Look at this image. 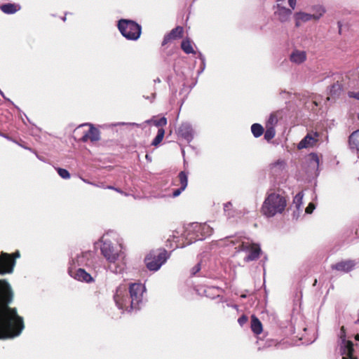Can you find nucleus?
Listing matches in <instances>:
<instances>
[{"mask_svg":"<svg viewBox=\"0 0 359 359\" xmlns=\"http://www.w3.org/2000/svg\"><path fill=\"white\" fill-rule=\"evenodd\" d=\"M12 299L10 285L0 280V339L18 337L25 328L23 318L18 316L15 309L8 306Z\"/></svg>","mask_w":359,"mask_h":359,"instance_id":"f257e3e1","label":"nucleus"},{"mask_svg":"<svg viewBox=\"0 0 359 359\" xmlns=\"http://www.w3.org/2000/svg\"><path fill=\"white\" fill-rule=\"evenodd\" d=\"M145 287L142 283H132L128 288L123 285L117 287L114 299L116 306L128 312L137 311L142 303Z\"/></svg>","mask_w":359,"mask_h":359,"instance_id":"f03ea898","label":"nucleus"},{"mask_svg":"<svg viewBox=\"0 0 359 359\" xmlns=\"http://www.w3.org/2000/svg\"><path fill=\"white\" fill-rule=\"evenodd\" d=\"M101 242V252L109 262V269L115 273H122L125 269L126 262L121 245H114L107 235L102 238Z\"/></svg>","mask_w":359,"mask_h":359,"instance_id":"7ed1b4c3","label":"nucleus"},{"mask_svg":"<svg viewBox=\"0 0 359 359\" xmlns=\"http://www.w3.org/2000/svg\"><path fill=\"white\" fill-rule=\"evenodd\" d=\"M286 206L287 198L284 193L271 191L266 194L262 206V212L267 217H272L283 213Z\"/></svg>","mask_w":359,"mask_h":359,"instance_id":"20e7f679","label":"nucleus"},{"mask_svg":"<svg viewBox=\"0 0 359 359\" xmlns=\"http://www.w3.org/2000/svg\"><path fill=\"white\" fill-rule=\"evenodd\" d=\"M238 243V246L236 247V253L243 258L244 262H252L259 257L261 248L258 244L252 243L249 240L242 241Z\"/></svg>","mask_w":359,"mask_h":359,"instance_id":"39448f33","label":"nucleus"},{"mask_svg":"<svg viewBox=\"0 0 359 359\" xmlns=\"http://www.w3.org/2000/svg\"><path fill=\"white\" fill-rule=\"evenodd\" d=\"M118 28L121 34L128 40H137L141 34V26L130 20H120Z\"/></svg>","mask_w":359,"mask_h":359,"instance_id":"423d86ee","label":"nucleus"},{"mask_svg":"<svg viewBox=\"0 0 359 359\" xmlns=\"http://www.w3.org/2000/svg\"><path fill=\"white\" fill-rule=\"evenodd\" d=\"M168 258L166 250L151 252L144 259L145 264L150 271H156Z\"/></svg>","mask_w":359,"mask_h":359,"instance_id":"0eeeda50","label":"nucleus"},{"mask_svg":"<svg viewBox=\"0 0 359 359\" xmlns=\"http://www.w3.org/2000/svg\"><path fill=\"white\" fill-rule=\"evenodd\" d=\"M20 257V252H15L12 255L1 252L0 255V274L12 273L15 265V258Z\"/></svg>","mask_w":359,"mask_h":359,"instance_id":"6e6552de","label":"nucleus"},{"mask_svg":"<svg viewBox=\"0 0 359 359\" xmlns=\"http://www.w3.org/2000/svg\"><path fill=\"white\" fill-rule=\"evenodd\" d=\"M339 340L340 353L342 355V359H358V358L353 355L354 348L353 342L346 339L344 327L341 328Z\"/></svg>","mask_w":359,"mask_h":359,"instance_id":"1a4fd4ad","label":"nucleus"},{"mask_svg":"<svg viewBox=\"0 0 359 359\" xmlns=\"http://www.w3.org/2000/svg\"><path fill=\"white\" fill-rule=\"evenodd\" d=\"M195 225H201L199 223L189 224L185 229L184 236L187 241V244L189 245L196 241H202L201 230L198 229Z\"/></svg>","mask_w":359,"mask_h":359,"instance_id":"9d476101","label":"nucleus"},{"mask_svg":"<svg viewBox=\"0 0 359 359\" xmlns=\"http://www.w3.org/2000/svg\"><path fill=\"white\" fill-rule=\"evenodd\" d=\"M68 273L71 277L79 281L86 283L93 281L92 276L83 269H76V266H70L68 269Z\"/></svg>","mask_w":359,"mask_h":359,"instance_id":"9b49d317","label":"nucleus"},{"mask_svg":"<svg viewBox=\"0 0 359 359\" xmlns=\"http://www.w3.org/2000/svg\"><path fill=\"white\" fill-rule=\"evenodd\" d=\"M93 253L90 251L83 252L80 255H77L76 258H73L72 262L70 263L71 266H90L92 264V257Z\"/></svg>","mask_w":359,"mask_h":359,"instance_id":"f8f14e48","label":"nucleus"},{"mask_svg":"<svg viewBox=\"0 0 359 359\" xmlns=\"http://www.w3.org/2000/svg\"><path fill=\"white\" fill-rule=\"evenodd\" d=\"M177 133L178 136L184 139L187 142H191L194 139V132L191 125L189 123H182Z\"/></svg>","mask_w":359,"mask_h":359,"instance_id":"ddd939ff","label":"nucleus"},{"mask_svg":"<svg viewBox=\"0 0 359 359\" xmlns=\"http://www.w3.org/2000/svg\"><path fill=\"white\" fill-rule=\"evenodd\" d=\"M175 185H180V188L176 189L172 192V196L177 197L187 188L188 184V175L184 171H181L177 177V179L174 182Z\"/></svg>","mask_w":359,"mask_h":359,"instance_id":"4468645a","label":"nucleus"},{"mask_svg":"<svg viewBox=\"0 0 359 359\" xmlns=\"http://www.w3.org/2000/svg\"><path fill=\"white\" fill-rule=\"evenodd\" d=\"M87 124H82L80 125L79 128L83 127L84 126H86ZM90 128L88 130L84 133L83 135L81 138V141L83 142H86L88 140H90L91 142H97L100 139V133L99 130L93 127V125L88 124Z\"/></svg>","mask_w":359,"mask_h":359,"instance_id":"2eb2a0df","label":"nucleus"},{"mask_svg":"<svg viewBox=\"0 0 359 359\" xmlns=\"http://www.w3.org/2000/svg\"><path fill=\"white\" fill-rule=\"evenodd\" d=\"M347 81L346 80V74L337 79L330 88V95L332 96H339L342 90H348L350 88L348 87Z\"/></svg>","mask_w":359,"mask_h":359,"instance_id":"dca6fc26","label":"nucleus"},{"mask_svg":"<svg viewBox=\"0 0 359 359\" xmlns=\"http://www.w3.org/2000/svg\"><path fill=\"white\" fill-rule=\"evenodd\" d=\"M318 135L317 133H308L298 144L299 149L313 147L318 142Z\"/></svg>","mask_w":359,"mask_h":359,"instance_id":"f3484780","label":"nucleus"},{"mask_svg":"<svg viewBox=\"0 0 359 359\" xmlns=\"http://www.w3.org/2000/svg\"><path fill=\"white\" fill-rule=\"evenodd\" d=\"M355 265L353 260L341 261L331 266L332 269L344 273H348L352 271Z\"/></svg>","mask_w":359,"mask_h":359,"instance_id":"a211bd4d","label":"nucleus"},{"mask_svg":"<svg viewBox=\"0 0 359 359\" xmlns=\"http://www.w3.org/2000/svg\"><path fill=\"white\" fill-rule=\"evenodd\" d=\"M276 8L277 11L275 12V14L278 16V20L281 22H287L292 13V9L283 6L280 4H277Z\"/></svg>","mask_w":359,"mask_h":359,"instance_id":"6ab92c4d","label":"nucleus"},{"mask_svg":"<svg viewBox=\"0 0 359 359\" xmlns=\"http://www.w3.org/2000/svg\"><path fill=\"white\" fill-rule=\"evenodd\" d=\"M294 20L295 22V27H299L303 23H306L311 20H314V18L311 13L299 11L296 12L294 14Z\"/></svg>","mask_w":359,"mask_h":359,"instance_id":"aec40b11","label":"nucleus"},{"mask_svg":"<svg viewBox=\"0 0 359 359\" xmlns=\"http://www.w3.org/2000/svg\"><path fill=\"white\" fill-rule=\"evenodd\" d=\"M307 57L306 52L298 49L292 51L290 55V60L292 63L300 65L306 61Z\"/></svg>","mask_w":359,"mask_h":359,"instance_id":"412c9836","label":"nucleus"},{"mask_svg":"<svg viewBox=\"0 0 359 359\" xmlns=\"http://www.w3.org/2000/svg\"><path fill=\"white\" fill-rule=\"evenodd\" d=\"M309 167L311 170H308L311 174H315L318 171L319 167V157L316 153H311L306 158Z\"/></svg>","mask_w":359,"mask_h":359,"instance_id":"4be33fe9","label":"nucleus"},{"mask_svg":"<svg viewBox=\"0 0 359 359\" xmlns=\"http://www.w3.org/2000/svg\"><path fill=\"white\" fill-rule=\"evenodd\" d=\"M21 8L20 6L18 4H4L0 6L1 11L6 14H14Z\"/></svg>","mask_w":359,"mask_h":359,"instance_id":"5701e85b","label":"nucleus"},{"mask_svg":"<svg viewBox=\"0 0 359 359\" xmlns=\"http://www.w3.org/2000/svg\"><path fill=\"white\" fill-rule=\"evenodd\" d=\"M348 144L352 151H359V130L351 133L349 136Z\"/></svg>","mask_w":359,"mask_h":359,"instance_id":"b1692460","label":"nucleus"},{"mask_svg":"<svg viewBox=\"0 0 359 359\" xmlns=\"http://www.w3.org/2000/svg\"><path fill=\"white\" fill-rule=\"evenodd\" d=\"M303 198H304V193L302 191L299 192L296 194V196L293 198V206L296 208V210H294L293 212L294 217L296 215V212H301L302 210V205L303 204Z\"/></svg>","mask_w":359,"mask_h":359,"instance_id":"393cba45","label":"nucleus"},{"mask_svg":"<svg viewBox=\"0 0 359 359\" xmlns=\"http://www.w3.org/2000/svg\"><path fill=\"white\" fill-rule=\"evenodd\" d=\"M346 80H347L348 87L350 88H356L355 81L359 82V72H352L346 74Z\"/></svg>","mask_w":359,"mask_h":359,"instance_id":"a878e982","label":"nucleus"},{"mask_svg":"<svg viewBox=\"0 0 359 359\" xmlns=\"http://www.w3.org/2000/svg\"><path fill=\"white\" fill-rule=\"evenodd\" d=\"M204 294L211 299L219 297L222 289L218 287H207L204 289Z\"/></svg>","mask_w":359,"mask_h":359,"instance_id":"bb28decb","label":"nucleus"},{"mask_svg":"<svg viewBox=\"0 0 359 359\" xmlns=\"http://www.w3.org/2000/svg\"><path fill=\"white\" fill-rule=\"evenodd\" d=\"M251 329L252 331L256 334H259L262 332V323L255 316H252L251 318Z\"/></svg>","mask_w":359,"mask_h":359,"instance_id":"cd10ccee","label":"nucleus"},{"mask_svg":"<svg viewBox=\"0 0 359 359\" xmlns=\"http://www.w3.org/2000/svg\"><path fill=\"white\" fill-rule=\"evenodd\" d=\"M194 226H196L198 229L201 230V236H203V240L206 237L210 236L213 232V229L206 223L201 224V225H195Z\"/></svg>","mask_w":359,"mask_h":359,"instance_id":"c85d7f7f","label":"nucleus"},{"mask_svg":"<svg viewBox=\"0 0 359 359\" xmlns=\"http://www.w3.org/2000/svg\"><path fill=\"white\" fill-rule=\"evenodd\" d=\"M312 10L314 11V13L312 14L314 20H318L326 12L325 8L320 5L314 6Z\"/></svg>","mask_w":359,"mask_h":359,"instance_id":"c756f323","label":"nucleus"},{"mask_svg":"<svg viewBox=\"0 0 359 359\" xmlns=\"http://www.w3.org/2000/svg\"><path fill=\"white\" fill-rule=\"evenodd\" d=\"M181 48L187 54L195 53L191 42L189 39H186L182 41Z\"/></svg>","mask_w":359,"mask_h":359,"instance_id":"7c9ffc66","label":"nucleus"},{"mask_svg":"<svg viewBox=\"0 0 359 359\" xmlns=\"http://www.w3.org/2000/svg\"><path fill=\"white\" fill-rule=\"evenodd\" d=\"M183 27L180 26H177L175 29H172L169 33L168 35L170 36V38L173 40L176 39H180L182 37L183 34Z\"/></svg>","mask_w":359,"mask_h":359,"instance_id":"2f4dec72","label":"nucleus"},{"mask_svg":"<svg viewBox=\"0 0 359 359\" xmlns=\"http://www.w3.org/2000/svg\"><path fill=\"white\" fill-rule=\"evenodd\" d=\"M224 211L227 218L234 217L236 214L232 208V204L231 202H227L224 204Z\"/></svg>","mask_w":359,"mask_h":359,"instance_id":"473e14b6","label":"nucleus"},{"mask_svg":"<svg viewBox=\"0 0 359 359\" xmlns=\"http://www.w3.org/2000/svg\"><path fill=\"white\" fill-rule=\"evenodd\" d=\"M251 131L255 137H259L263 134L264 128L260 124L254 123L251 126Z\"/></svg>","mask_w":359,"mask_h":359,"instance_id":"72a5a7b5","label":"nucleus"},{"mask_svg":"<svg viewBox=\"0 0 359 359\" xmlns=\"http://www.w3.org/2000/svg\"><path fill=\"white\" fill-rule=\"evenodd\" d=\"M165 135V130L163 128H159L158 130V133L156 137L154 139L151 144L154 146H157L162 141Z\"/></svg>","mask_w":359,"mask_h":359,"instance_id":"f704fd0d","label":"nucleus"},{"mask_svg":"<svg viewBox=\"0 0 359 359\" xmlns=\"http://www.w3.org/2000/svg\"><path fill=\"white\" fill-rule=\"evenodd\" d=\"M276 135V131L274 127L268 126L266 127V130L264 133V139L267 141H270L271 139L274 137Z\"/></svg>","mask_w":359,"mask_h":359,"instance_id":"c9c22d12","label":"nucleus"},{"mask_svg":"<svg viewBox=\"0 0 359 359\" xmlns=\"http://www.w3.org/2000/svg\"><path fill=\"white\" fill-rule=\"evenodd\" d=\"M147 123H153L156 127H163L167 124V119L165 117H161L159 119L154 120L149 119L146 121Z\"/></svg>","mask_w":359,"mask_h":359,"instance_id":"e433bc0d","label":"nucleus"},{"mask_svg":"<svg viewBox=\"0 0 359 359\" xmlns=\"http://www.w3.org/2000/svg\"><path fill=\"white\" fill-rule=\"evenodd\" d=\"M56 170H57L58 175L62 179L67 180V179L70 178V174L67 170L61 168H56Z\"/></svg>","mask_w":359,"mask_h":359,"instance_id":"4c0bfd02","label":"nucleus"},{"mask_svg":"<svg viewBox=\"0 0 359 359\" xmlns=\"http://www.w3.org/2000/svg\"><path fill=\"white\" fill-rule=\"evenodd\" d=\"M278 122V118L276 117V116L273 115V114H271V116H269L268 121H267V123H266V127L268 126H273L274 127V125H276Z\"/></svg>","mask_w":359,"mask_h":359,"instance_id":"58836bf2","label":"nucleus"},{"mask_svg":"<svg viewBox=\"0 0 359 359\" xmlns=\"http://www.w3.org/2000/svg\"><path fill=\"white\" fill-rule=\"evenodd\" d=\"M348 95L349 97L355 98L359 100V90L357 92L354 90H348Z\"/></svg>","mask_w":359,"mask_h":359,"instance_id":"ea45409f","label":"nucleus"},{"mask_svg":"<svg viewBox=\"0 0 359 359\" xmlns=\"http://www.w3.org/2000/svg\"><path fill=\"white\" fill-rule=\"evenodd\" d=\"M201 269V263L198 262L196 266H194L191 272L192 275L196 274Z\"/></svg>","mask_w":359,"mask_h":359,"instance_id":"a19ab883","label":"nucleus"},{"mask_svg":"<svg viewBox=\"0 0 359 359\" xmlns=\"http://www.w3.org/2000/svg\"><path fill=\"white\" fill-rule=\"evenodd\" d=\"M315 205L313 203H310L308 206L306 207L305 212L307 214H311L313 212V210L315 209Z\"/></svg>","mask_w":359,"mask_h":359,"instance_id":"79ce46f5","label":"nucleus"},{"mask_svg":"<svg viewBox=\"0 0 359 359\" xmlns=\"http://www.w3.org/2000/svg\"><path fill=\"white\" fill-rule=\"evenodd\" d=\"M238 322L240 325L243 326L248 322V318L245 316H242L238 319Z\"/></svg>","mask_w":359,"mask_h":359,"instance_id":"37998d69","label":"nucleus"},{"mask_svg":"<svg viewBox=\"0 0 359 359\" xmlns=\"http://www.w3.org/2000/svg\"><path fill=\"white\" fill-rule=\"evenodd\" d=\"M171 40H172L170 36L168 34H166L164 38H163V40L162 41V46H165V44H167L169 41H170Z\"/></svg>","mask_w":359,"mask_h":359,"instance_id":"c03bdc74","label":"nucleus"},{"mask_svg":"<svg viewBox=\"0 0 359 359\" xmlns=\"http://www.w3.org/2000/svg\"><path fill=\"white\" fill-rule=\"evenodd\" d=\"M171 40H172L170 36L168 34H166L164 38H163V40L162 41V46H165V44H167L169 41H170Z\"/></svg>","mask_w":359,"mask_h":359,"instance_id":"a18cd8bd","label":"nucleus"},{"mask_svg":"<svg viewBox=\"0 0 359 359\" xmlns=\"http://www.w3.org/2000/svg\"><path fill=\"white\" fill-rule=\"evenodd\" d=\"M289 6H290V9L294 10L297 6V0H288Z\"/></svg>","mask_w":359,"mask_h":359,"instance_id":"49530a36","label":"nucleus"},{"mask_svg":"<svg viewBox=\"0 0 359 359\" xmlns=\"http://www.w3.org/2000/svg\"><path fill=\"white\" fill-rule=\"evenodd\" d=\"M285 170H271V172L275 176H280L281 175Z\"/></svg>","mask_w":359,"mask_h":359,"instance_id":"de8ad7c7","label":"nucleus"},{"mask_svg":"<svg viewBox=\"0 0 359 359\" xmlns=\"http://www.w3.org/2000/svg\"><path fill=\"white\" fill-rule=\"evenodd\" d=\"M114 191H116V192L121 194H123L124 196H128V194H126V192L123 191L121 189H118V188H116L114 189Z\"/></svg>","mask_w":359,"mask_h":359,"instance_id":"09e8293b","label":"nucleus"},{"mask_svg":"<svg viewBox=\"0 0 359 359\" xmlns=\"http://www.w3.org/2000/svg\"><path fill=\"white\" fill-rule=\"evenodd\" d=\"M85 183L86 184H91V185H93V186H97V184H95V183H93V182H89L88 180H86V179H83V178H81Z\"/></svg>","mask_w":359,"mask_h":359,"instance_id":"8fccbe9b","label":"nucleus"},{"mask_svg":"<svg viewBox=\"0 0 359 359\" xmlns=\"http://www.w3.org/2000/svg\"><path fill=\"white\" fill-rule=\"evenodd\" d=\"M355 84H356V88H348V89H349V90H358V89H359V82H358L357 80L355 81Z\"/></svg>","mask_w":359,"mask_h":359,"instance_id":"3c124183","label":"nucleus"},{"mask_svg":"<svg viewBox=\"0 0 359 359\" xmlns=\"http://www.w3.org/2000/svg\"><path fill=\"white\" fill-rule=\"evenodd\" d=\"M126 123H118L117 124H115V126H118V125H126ZM130 125H135V126H138V124L137 123H129Z\"/></svg>","mask_w":359,"mask_h":359,"instance_id":"603ef678","label":"nucleus"},{"mask_svg":"<svg viewBox=\"0 0 359 359\" xmlns=\"http://www.w3.org/2000/svg\"><path fill=\"white\" fill-rule=\"evenodd\" d=\"M104 189H111V190H114V189H116V187H113V186H107L106 187H104Z\"/></svg>","mask_w":359,"mask_h":359,"instance_id":"864d4df0","label":"nucleus"},{"mask_svg":"<svg viewBox=\"0 0 359 359\" xmlns=\"http://www.w3.org/2000/svg\"><path fill=\"white\" fill-rule=\"evenodd\" d=\"M199 57L202 60L203 63H204L205 58H204L203 55L201 53H199Z\"/></svg>","mask_w":359,"mask_h":359,"instance_id":"5fc2aeb1","label":"nucleus"},{"mask_svg":"<svg viewBox=\"0 0 359 359\" xmlns=\"http://www.w3.org/2000/svg\"><path fill=\"white\" fill-rule=\"evenodd\" d=\"M96 187H101V188H104V186L102 184H97Z\"/></svg>","mask_w":359,"mask_h":359,"instance_id":"6e6d98bb","label":"nucleus"},{"mask_svg":"<svg viewBox=\"0 0 359 359\" xmlns=\"http://www.w3.org/2000/svg\"><path fill=\"white\" fill-rule=\"evenodd\" d=\"M355 340L359 341V334L355 335Z\"/></svg>","mask_w":359,"mask_h":359,"instance_id":"4d7b16f0","label":"nucleus"},{"mask_svg":"<svg viewBox=\"0 0 359 359\" xmlns=\"http://www.w3.org/2000/svg\"><path fill=\"white\" fill-rule=\"evenodd\" d=\"M155 82L160 83L161 80L158 78L157 79L154 80Z\"/></svg>","mask_w":359,"mask_h":359,"instance_id":"13d9d810","label":"nucleus"},{"mask_svg":"<svg viewBox=\"0 0 359 359\" xmlns=\"http://www.w3.org/2000/svg\"><path fill=\"white\" fill-rule=\"evenodd\" d=\"M313 103L315 104V105H316V106H318V102H317L316 100H315V101H313Z\"/></svg>","mask_w":359,"mask_h":359,"instance_id":"bf43d9fd","label":"nucleus"},{"mask_svg":"<svg viewBox=\"0 0 359 359\" xmlns=\"http://www.w3.org/2000/svg\"><path fill=\"white\" fill-rule=\"evenodd\" d=\"M0 94L1 95V96L4 97V93L1 90H0Z\"/></svg>","mask_w":359,"mask_h":359,"instance_id":"052dcab7","label":"nucleus"},{"mask_svg":"<svg viewBox=\"0 0 359 359\" xmlns=\"http://www.w3.org/2000/svg\"><path fill=\"white\" fill-rule=\"evenodd\" d=\"M241 297L242 298H245V297H246V295H245V294H242Z\"/></svg>","mask_w":359,"mask_h":359,"instance_id":"680f3d73","label":"nucleus"},{"mask_svg":"<svg viewBox=\"0 0 359 359\" xmlns=\"http://www.w3.org/2000/svg\"><path fill=\"white\" fill-rule=\"evenodd\" d=\"M338 26H339V27L340 29L341 28V23H340V22H338Z\"/></svg>","mask_w":359,"mask_h":359,"instance_id":"e2e57ef3","label":"nucleus"},{"mask_svg":"<svg viewBox=\"0 0 359 359\" xmlns=\"http://www.w3.org/2000/svg\"><path fill=\"white\" fill-rule=\"evenodd\" d=\"M0 135L4 136V137H5L8 138V137H7V136H6V135H2L1 133H0Z\"/></svg>","mask_w":359,"mask_h":359,"instance_id":"0e129e2a","label":"nucleus"},{"mask_svg":"<svg viewBox=\"0 0 359 359\" xmlns=\"http://www.w3.org/2000/svg\"><path fill=\"white\" fill-rule=\"evenodd\" d=\"M25 149H28L29 151H32V149L30 148H28V147H25Z\"/></svg>","mask_w":359,"mask_h":359,"instance_id":"69168bd1","label":"nucleus"},{"mask_svg":"<svg viewBox=\"0 0 359 359\" xmlns=\"http://www.w3.org/2000/svg\"><path fill=\"white\" fill-rule=\"evenodd\" d=\"M62 20L65 21V20H66V18H65V17H64V18H62Z\"/></svg>","mask_w":359,"mask_h":359,"instance_id":"338daca9","label":"nucleus"},{"mask_svg":"<svg viewBox=\"0 0 359 359\" xmlns=\"http://www.w3.org/2000/svg\"><path fill=\"white\" fill-rule=\"evenodd\" d=\"M231 243H232L233 244H235V243H236L233 241H231Z\"/></svg>","mask_w":359,"mask_h":359,"instance_id":"774afa93","label":"nucleus"}]
</instances>
